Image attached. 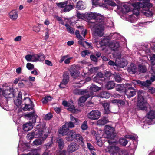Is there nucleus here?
Masks as SVG:
<instances>
[{"label":"nucleus","mask_w":155,"mask_h":155,"mask_svg":"<svg viewBox=\"0 0 155 155\" xmlns=\"http://www.w3.org/2000/svg\"><path fill=\"white\" fill-rule=\"evenodd\" d=\"M134 8H130L128 4L126 3L123 4L121 6V11L123 14L126 13L130 11H132L134 12L136 11V15H137L138 14V10L135 8L133 7Z\"/></svg>","instance_id":"nucleus-10"},{"label":"nucleus","mask_w":155,"mask_h":155,"mask_svg":"<svg viewBox=\"0 0 155 155\" xmlns=\"http://www.w3.org/2000/svg\"><path fill=\"white\" fill-rule=\"evenodd\" d=\"M119 149L118 147L116 146H110L106 147L105 150L106 152H109L110 154L115 155L118 153Z\"/></svg>","instance_id":"nucleus-12"},{"label":"nucleus","mask_w":155,"mask_h":155,"mask_svg":"<svg viewBox=\"0 0 155 155\" xmlns=\"http://www.w3.org/2000/svg\"><path fill=\"white\" fill-rule=\"evenodd\" d=\"M33 128V125L32 123L29 122L26 123L23 125V130L25 131H28Z\"/></svg>","instance_id":"nucleus-24"},{"label":"nucleus","mask_w":155,"mask_h":155,"mask_svg":"<svg viewBox=\"0 0 155 155\" xmlns=\"http://www.w3.org/2000/svg\"><path fill=\"white\" fill-rule=\"evenodd\" d=\"M52 98L51 96H47L44 97V99L43 101V103L45 104L46 102L51 101L52 99Z\"/></svg>","instance_id":"nucleus-51"},{"label":"nucleus","mask_w":155,"mask_h":155,"mask_svg":"<svg viewBox=\"0 0 155 155\" xmlns=\"http://www.w3.org/2000/svg\"><path fill=\"white\" fill-rule=\"evenodd\" d=\"M110 94L107 91H104L100 93L97 96L102 98H108L110 97Z\"/></svg>","instance_id":"nucleus-29"},{"label":"nucleus","mask_w":155,"mask_h":155,"mask_svg":"<svg viewBox=\"0 0 155 155\" xmlns=\"http://www.w3.org/2000/svg\"><path fill=\"white\" fill-rule=\"evenodd\" d=\"M115 81L118 82H120L121 80V75L120 74H116L114 77Z\"/></svg>","instance_id":"nucleus-53"},{"label":"nucleus","mask_w":155,"mask_h":155,"mask_svg":"<svg viewBox=\"0 0 155 155\" xmlns=\"http://www.w3.org/2000/svg\"><path fill=\"white\" fill-rule=\"evenodd\" d=\"M72 90L74 94L77 95H83L86 92V90H83L78 88H75L74 87H72Z\"/></svg>","instance_id":"nucleus-23"},{"label":"nucleus","mask_w":155,"mask_h":155,"mask_svg":"<svg viewBox=\"0 0 155 155\" xmlns=\"http://www.w3.org/2000/svg\"><path fill=\"white\" fill-rule=\"evenodd\" d=\"M93 5L96 6H103L104 5L103 0H92Z\"/></svg>","instance_id":"nucleus-28"},{"label":"nucleus","mask_w":155,"mask_h":155,"mask_svg":"<svg viewBox=\"0 0 155 155\" xmlns=\"http://www.w3.org/2000/svg\"><path fill=\"white\" fill-rule=\"evenodd\" d=\"M79 146L77 143L72 142L68 146L67 150L69 153H72L77 150Z\"/></svg>","instance_id":"nucleus-15"},{"label":"nucleus","mask_w":155,"mask_h":155,"mask_svg":"<svg viewBox=\"0 0 155 155\" xmlns=\"http://www.w3.org/2000/svg\"><path fill=\"white\" fill-rule=\"evenodd\" d=\"M96 140L97 143V145L100 146L101 147L102 146V143L101 141V139H100V137H97V136H96Z\"/></svg>","instance_id":"nucleus-59"},{"label":"nucleus","mask_w":155,"mask_h":155,"mask_svg":"<svg viewBox=\"0 0 155 155\" xmlns=\"http://www.w3.org/2000/svg\"><path fill=\"white\" fill-rule=\"evenodd\" d=\"M33 62L42 61L45 60V56L43 54H34L32 55Z\"/></svg>","instance_id":"nucleus-16"},{"label":"nucleus","mask_w":155,"mask_h":155,"mask_svg":"<svg viewBox=\"0 0 155 155\" xmlns=\"http://www.w3.org/2000/svg\"><path fill=\"white\" fill-rule=\"evenodd\" d=\"M140 1H142L143 3L141 2H137L133 3L131 4V6L137 9H140V8H148L152 7V4L149 2L150 0H138Z\"/></svg>","instance_id":"nucleus-6"},{"label":"nucleus","mask_w":155,"mask_h":155,"mask_svg":"<svg viewBox=\"0 0 155 155\" xmlns=\"http://www.w3.org/2000/svg\"><path fill=\"white\" fill-rule=\"evenodd\" d=\"M137 19L133 15H131L129 18V21L132 23L134 22L137 21Z\"/></svg>","instance_id":"nucleus-57"},{"label":"nucleus","mask_w":155,"mask_h":155,"mask_svg":"<svg viewBox=\"0 0 155 155\" xmlns=\"http://www.w3.org/2000/svg\"><path fill=\"white\" fill-rule=\"evenodd\" d=\"M35 133L32 132L29 133L27 135V138L28 140H31L33 139L35 137Z\"/></svg>","instance_id":"nucleus-49"},{"label":"nucleus","mask_w":155,"mask_h":155,"mask_svg":"<svg viewBox=\"0 0 155 155\" xmlns=\"http://www.w3.org/2000/svg\"><path fill=\"white\" fill-rule=\"evenodd\" d=\"M147 116L150 119H153L155 118V111L150 110L147 114Z\"/></svg>","instance_id":"nucleus-31"},{"label":"nucleus","mask_w":155,"mask_h":155,"mask_svg":"<svg viewBox=\"0 0 155 155\" xmlns=\"http://www.w3.org/2000/svg\"><path fill=\"white\" fill-rule=\"evenodd\" d=\"M97 13H92L91 12H89L86 14V17L88 18L89 19H94L95 18V16L97 15Z\"/></svg>","instance_id":"nucleus-33"},{"label":"nucleus","mask_w":155,"mask_h":155,"mask_svg":"<svg viewBox=\"0 0 155 155\" xmlns=\"http://www.w3.org/2000/svg\"><path fill=\"white\" fill-rule=\"evenodd\" d=\"M59 133L62 136L66 135V139L67 141H75L78 142L82 146L84 145V140L83 137L80 134L77 133L74 130L69 131L64 125L61 127L59 130Z\"/></svg>","instance_id":"nucleus-1"},{"label":"nucleus","mask_w":155,"mask_h":155,"mask_svg":"<svg viewBox=\"0 0 155 155\" xmlns=\"http://www.w3.org/2000/svg\"><path fill=\"white\" fill-rule=\"evenodd\" d=\"M150 58L151 63L152 65L155 64V55L151 54L150 55Z\"/></svg>","instance_id":"nucleus-48"},{"label":"nucleus","mask_w":155,"mask_h":155,"mask_svg":"<svg viewBox=\"0 0 155 155\" xmlns=\"http://www.w3.org/2000/svg\"><path fill=\"white\" fill-rule=\"evenodd\" d=\"M119 142L121 145L125 146L127 143L128 142L125 137L124 138H120L119 140Z\"/></svg>","instance_id":"nucleus-41"},{"label":"nucleus","mask_w":155,"mask_h":155,"mask_svg":"<svg viewBox=\"0 0 155 155\" xmlns=\"http://www.w3.org/2000/svg\"><path fill=\"white\" fill-rule=\"evenodd\" d=\"M48 135L43 134L41 130H39L35 132V137H38L39 139H36L33 142V143L35 145H39L41 144L43 141L48 137Z\"/></svg>","instance_id":"nucleus-5"},{"label":"nucleus","mask_w":155,"mask_h":155,"mask_svg":"<svg viewBox=\"0 0 155 155\" xmlns=\"http://www.w3.org/2000/svg\"><path fill=\"white\" fill-rule=\"evenodd\" d=\"M110 46L113 50H115L119 47L120 45L118 42L114 41L110 44Z\"/></svg>","instance_id":"nucleus-34"},{"label":"nucleus","mask_w":155,"mask_h":155,"mask_svg":"<svg viewBox=\"0 0 155 155\" xmlns=\"http://www.w3.org/2000/svg\"><path fill=\"white\" fill-rule=\"evenodd\" d=\"M94 39L93 40L94 42L95 43H97V47L102 48V50H103L104 49L105 46L107 42V39L104 38L99 43H98V41L97 40V38L95 36L94 37Z\"/></svg>","instance_id":"nucleus-13"},{"label":"nucleus","mask_w":155,"mask_h":155,"mask_svg":"<svg viewBox=\"0 0 155 155\" xmlns=\"http://www.w3.org/2000/svg\"><path fill=\"white\" fill-rule=\"evenodd\" d=\"M93 94V93L91 92L90 94V95L87 94L81 97L79 100L78 104L79 105H81V103H84L88 98L90 97L91 96H92Z\"/></svg>","instance_id":"nucleus-25"},{"label":"nucleus","mask_w":155,"mask_h":155,"mask_svg":"<svg viewBox=\"0 0 155 155\" xmlns=\"http://www.w3.org/2000/svg\"><path fill=\"white\" fill-rule=\"evenodd\" d=\"M78 28L80 29V30H82L81 34L84 37H85L86 34V29L84 28L82 26H78Z\"/></svg>","instance_id":"nucleus-45"},{"label":"nucleus","mask_w":155,"mask_h":155,"mask_svg":"<svg viewBox=\"0 0 155 155\" xmlns=\"http://www.w3.org/2000/svg\"><path fill=\"white\" fill-rule=\"evenodd\" d=\"M136 91L135 89L133 88L127 89L126 90L125 94L128 98L133 97L136 94Z\"/></svg>","instance_id":"nucleus-18"},{"label":"nucleus","mask_w":155,"mask_h":155,"mask_svg":"<svg viewBox=\"0 0 155 155\" xmlns=\"http://www.w3.org/2000/svg\"><path fill=\"white\" fill-rule=\"evenodd\" d=\"M25 116L28 118L29 120H32V122L35 123L36 121V119L37 117L36 113L34 112H30L29 113L26 114Z\"/></svg>","instance_id":"nucleus-17"},{"label":"nucleus","mask_w":155,"mask_h":155,"mask_svg":"<svg viewBox=\"0 0 155 155\" xmlns=\"http://www.w3.org/2000/svg\"><path fill=\"white\" fill-rule=\"evenodd\" d=\"M115 86V83L114 81L108 82L105 85V87L108 89H111L113 88Z\"/></svg>","instance_id":"nucleus-30"},{"label":"nucleus","mask_w":155,"mask_h":155,"mask_svg":"<svg viewBox=\"0 0 155 155\" xmlns=\"http://www.w3.org/2000/svg\"><path fill=\"white\" fill-rule=\"evenodd\" d=\"M62 104L64 106H68V110L72 113H75L78 111V109H75L72 101H71L67 103L66 101H64L62 102Z\"/></svg>","instance_id":"nucleus-11"},{"label":"nucleus","mask_w":155,"mask_h":155,"mask_svg":"<svg viewBox=\"0 0 155 155\" xmlns=\"http://www.w3.org/2000/svg\"><path fill=\"white\" fill-rule=\"evenodd\" d=\"M74 6L71 4L67 5L64 9V12H68L74 8Z\"/></svg>","instance_id":"nucleus-40"},{"label":"nucleus","mask_w":155,"mask_h":155,"mask_svg":"<svg viewBox=\"0 0 155 155\" xmlns=\"http://www.w3.org/2000/svg\"><path fill=\"white\" fill-rule=\"evenodd\" d=\"M89 54V52L87 50L84 51L81 53V55L83 57H84L88 55Z\"/></svg>","instance_id":"nucleus-61"},{"label":"nucleus","mask_w":155,"mask_h":155,"mask_svg":"<svg viewBox=\"0 0 155 155\" xmlns=\"http://www.w3.org/2000/svg\"><path fill=\"white\" fill-rule=\"evenodd\" d=\"M14 103L17 106H20L21 104V100L17 99L14 101Z\"/></svg>","instance_id":"nucleus-58"},{"label":"nucleus","mask_w":155,"mask_h":155,"mask_svg":"<svg viewBox=\"0 0 155 155\" xmlns=\"http://www.w3.org/2000/svg\"><path fill=\"white\" fill-rule=\"evenodd\" d=\"M57 142L58 143L59 148L62 149L64 147V143L62 139L58 138L57 139Z\"/></svg>","instance_id":"nucleus-36"},{"label":"nucleus","mask_w":155,"mask_h":155,"mask_svg":"<svg viewBox=\"0 0 155 155\" xmlns=\"http://www.w3.org/2000/svg\"><path fill=\"white\" fill-rule=\"evenodd\" d=\"M2 95L6 98H12L14 96V89L8 87L3 89L0 88V96Z\"/></svg>","instance_id":"nucleus-7"},{"label":"nucleus","mask_w":155,"mask_h":155,"mask_svg":"<svg viewBox=\"0 0 155 155\" xmlns=\"http://www.w3.org/2000/svg\"><path fill=\"white\" fill-rule=\"evenodd\" d=\"M138 70L140 72L144 73L147 71V68L145 65H139L138 66Z\"/></svg>","instance_id":"nucleus-35"},{"label":"nucleus","mask_w":155,"mask_h":155,"mask_svg":"<svg viewBox=\"0 0 155 155\" xmlns=\"http://www.w3.org/2000/svg\"><path fill=\"white\" fill-rule=\"evenodd\" d=\"M69 77L68 75H64L62 81L61 83V85L64 84V85H66L69 81Z\"/></svg>","instance_id":"nucleus-39"},{"label":"nucleus","mask_w":155,"mask_h":155,"mask_svg":"<svg viewBox=\"0 0 155 155\" xmlns=\"http://www.w3.org/2000/svg\"><path fill=\"white\" fill-rule=\"evenodd\" d=\"M83 67V66H80L79 64L72 65L70 70V74L71 76L74 78H77L80 74L79 70L81 69Z\"/></svg>","instance_id":"nucleus-8"},{"label":"nucleus","mask_w":155,"mask_h":155,"mask_svg":"<svg viewBox=\"0 0 155 155\" xmlns=\"http://www.w3.org/2000/svg\"><path fill=\"white\" fill-rule=\"evenodd\" d=\"M103 106L104 109L105 113L109 114L110 112L109 104L108 103H105L103 104Z\"/></svg>","instance_id":"nucleus-37"},{"label":"nucleus","mask_w":155,"mask_h":155,"mask_svg":"<svg viewBox=\"0 0 155 155\" xmlns=\"http://www.w3.org/2000/svg\"><path fill=\"white\" fill-rule=\"evenodd\" d=\"M98 69V68L97 67H93L88 70L87 73L88 74H92L95 73L97 72Z\"/></svg>","instance_id":"nucleus-42"},{"label":"nucleus","mask_w":155,"mask_h":155,"mask_svg":"<svg viewBox=\"0 0 155 155\" xmlns=\"http://www.w3.org/2000/svg\"><path fill=\"white\" fill-rule=\"evenodd\" d=\"M26 67L29 70H31L34 68L33 64L30 63H28L27 64Z\"/></svg>","instance_id":"nucleus-60"},{"label":"nucleus","mask_w":155,"mask_h":155,"mask_svg":"<svg viewBox=\"0 0 155 155\" xmlns=\"http://www.w3.org/2000/svg\"><path fill=\"white\" fill-rule=\"evenodd\" d=\"M111 6H114L116 5V3L112 0H107V1H104V3Z\"/></svg>","instance_id":"nucleus-43"},{"label":"nucleus","mask_w":155,"mask_h":155,"mask_svg":"<svg viewBox=\"0 0 155 155\" xmlns=\"http://www.w3.org/2000/svg\"><path fill=\"white\" fill-rule=\"evenodd\" d=\"M134 81L135 82H133L135 84L137 83L145 87H148L151 84V81L149 80H147L145 81H141L139 80Z\"/></svg>","instance_id":"nucleus-21"},{"label":"nucleus","mask_w":155,"mask_h":155,"mask_svg":"<svg viewBox=\"0 0 155 155\" xmlns=\"http://www.w3.org/2000/svg\"><path fill=\"white\" fill-rule=\"evenodd\" d=\"M109 37L111 38H117L118 39L120 37V35L117 33L111 34L109 36Z\"/></svg>","instance_id":"nucleus-47"},{"label":"nucleus","mask_w":155,"mask_h":155,"mask_svg":"<svg viewBox=\"0 0 155 155\" xmlns=\"http://www.w3.org/2000/svg\"><path fill=\"white\" fill-rule=\"evenodd\" d=\"M97 15L94 18L96 22L91 21L89 25L91 28L98 36H101L103 35L104 31L106 25L103 21L104 17L100 14L96 13Z\"/></svg>","instance_id":"nucleus-2"},{"label":"nucleus","mask_w":155,"mask_h":155,"mask_svg":"<svg viewBox=\"0 0 155 155\" xmlns=\"http://www.w3.org/2000/svg\"><path fill=\"white\" fill-rule=\"evenodd\" d=\"M68 1H66L57 3V5L59 8H65L66 6L68 4Z\"/></svg>","instance_id":"nucleus-38"},{"label":"nucleus","mask_w":155,"mask_h":155,"mask_svg":"<svg viewBox=\"0 0 155 155\" xmlns=\"http://www.w3.org/2000/svg\"><path fill=\"white\" fill-rule=\"evenodd\" d=\"M124 86L121 84H118L116 87V89L117 91H121L124 90Z\"/></svg>","instance_id":"nucleus-62"},{"label":"nucleus","mask_w":155,"mask_h":155,"mask_svg":"<svg viewBox=\"0 0 155 155\" xmlns=\"http://www.w3.org/2000/svg\"><path fill=\"white\" fill-rule=\"evenodd\" d=\"M138 98L137 103V107L141 110H146L147 107L149 106L147 101L143 97V93L142 91H140L138 93Z\"/></svg>","instance_id":"nucleus-3"},{"label":"nucleus","mask_w":155,"mask_h":155,"mask_svg":"<svg viewBox=\"0 0 155 155\" xmlns=\"http://www.w3.org/2000/svg\"><path fill=\"white\" fill-rule=\"evenodd\" d=\"M108 122L107 118L103 117L99 119L97 122V124L99 125H104Z\"/></svg>","instance_id":"nucleus-27"},{"label":"nucleus","mask_w":155,"mask_h":155,"mask_svg":"<svg viewBox=\"0 0 155 155\" xmlns=\"http://www.w3.org/2000/svg\"><path fill=\"white\" fill-rule=\"evenodd\" d=\"M87 122L86 121H84L81 126V128L82 130H85L87 128Z\"/></svg>","instance_id":"nucleus-46"},{"label":"nucleus","mask_w":155,"mask_h":155,"mask_svg":"<svg viewBox=\"0 0 155 155\" xmlns=\"http://www.w3.org/2000/svg\"><path fill=\"white\" fill-rule=\"evenodd\" d=\"M101 89V87H98L94 84H92L90 88V90L91 92H96Z\"/></svg>","instance_id":"nucleus-32"},{"label":"nucleus","mask_w":155,"mask_h":155,"mask_svg":"<svg viewBox=\"0 0 155 155\" xmlns=\"http://www.w3.org/2000/svg\"><path fill=\"white\" fill-rule=\"evenodd\" d=\"M75 34L77 38L79 40H84L83 38L80 35L78 30H76Z\"/></svg>","instance_id":"nucleus-55"},{"label":"nucleus","mask_w":155,"mask_h":155,"mask_svg":"<svg viewBox=\"0 0 155 155\" xmlns=\"http://www.w3.org/2000/svg\"><path fill=\"white\" fill-rule=\"evenodd\" d=\"M117 59H118V61H117V66L123 68L127 64V62L125 59L122 58Z\"/></svg>","instance_id":"nucleus-20"},{"label":"nucleus","mask_w":155,"mask_h":155,"mask_svg":"<svg viewBox=\"0 0 155 155\" xmlns=\"http://www.w3.org/2000/svg\"><path fill=\"white\" fill-rule=\"evenodd\" d=\"M76 7L79 10H83L86 8L85 3L82 1H79L77 2Z\"/></svg>","instance_id":"nucleus-26"},{"label":"nucleus","mask_w":155,"mask_h":155,"mask_svg":"<svg viewBox=\"0 0 155 155\" xmlns=\"http://www.w3.org/2000/svg\"><path fill=\"white\" fill-rule=\"evenodd\" d=\"M23 103H24V104L25 105V107L23 108L24 111L29 110L32 108L33 107L32 102L29 98L28 97L24 98L23 101Z\"/></svg>","instance_id":"nucleus-14"},{"label":"nucleus","mask_w":155,"mask_h":155,"mask_svg":"<svg viewBox=\"0 0 155 155\" xmlns=\"http://www.w3.org/2000/svg\"><path fill=\"white\" fill-rule=\"evenodd\" d=\"M64 125L69 129V128H72L74 127V122H66Z\"/></svg>","instance_id":"nucleus-44"},{"label":"nucleus","mask_w":155,"mask_h":155,"mask_svg":"<svg viewBox=\"0 0 155 155\" xmlns=\"http://www.w3.org/2000/svg\"><path fill=\"white\" fill-rule=\"evenodd\" d=\"M65 26L66 27L67 31L68 32L71 34H73L74 33L73 29L68 24H66Z\"/></svg>","instance_id":"nucleus-50"},{"label":"nucleus","mask_w":155,"mask_h":155,"mask_svg":"<svg viewBox=\"0 0 155 155\" xmlns=\"http://www.w3.org/2000/svg\"><path fill=\"white\" fill-rule=\"evenodd\" d=\"M137 71V68L136 65L134 63H131L127 69V71L130 74H135Z\"/></svg>","instance_id":"nucleus-22"},{"label":"nucleus","mask_w":155,"mask_h":155,"mask_svg":"<svg viewBox=\"0 0 155 155\" xmlns=\"http://www.w3.org/2000/svg\"><path fill=\"white\" fill-rule=\"evenodd\" d=\"M41 25L38 24L33 27L32 28L33 31L35 32H38L40 30Z\"/></svg>","instance_id":"nucleus-52"},{"label":"nucleus","mask_w":155,"mask_h":155,"mask_svg":"<svg viewBox=\"0 0 155 155\" xmlns=\"http://www.w3.org/2000/svg\"><path fill=\"white\" fill-rule=\"evenodd\" d=\"M101 112L98 110H92L87 114V117L92 120H96L99 119L101 115Z\"/></svg>","instance_id":"nucleus-9"},{"label":"nucleus","mask_w":155,"mask_h":155,"mask_svg":"<svg viewBox=\"0 0 155 155\" xmlns=\"http://www.w3.org/2000/svg\"><path fill=\"white\" fill-rule=\"evenodd\" d=\"M87 147L91 151L95 150L94 147L89 143H87Z\"/></svg>","instance_id":"nucleus-64"},{"label":"nucleus","mask_w":155,"mask_h":155,"mask_svg":"<svg viewBox=\"0 0 155 155\" xmlns=\"http://www.w3.org/2000/svg\"><path fill=\"white\" fill-rule=\"evenodd\" d=\"M25 58L28 61L33 62L32 55L28 54L25 56Z\"/></svg>","instance_id":"nucleus-54"},{"label":"nucleus","mask_w":155,"mask_h":155,"mask_svg":"<svg viewBox=\"0 0 155 155\" xmlns=\"http://www.w3.org/2000/svg\"><path fill=\"white\" fill-rule=\"evenodd\" d=\"M18 13L15 10H12L10 11L8 14L9 17L12 21L16 20L18 17Z\"/></svg>","instance_id":"nucleus-19"},{"label":"nucleus","mask_w":155,"mask_h":155,"mask_svg":"<svg viewBox=\"0 0 155 155\" xmlns=\"http://www.w3.org/2000/svg\"><path fill=\"white\" fill-rule=\"evenodd\" d=\"M117 153L119 155H126L127 154V152L125 150H123L119 149V151Z\"/></svg>","instance_id":"nucleus-56"},{"label":"nucleus","mask_w":155,"mask_h":155,"mask_svg":"<svg viewBox=\"0 0 155 155\" xmlns=\"http://www.w3.org/2000/svg\"><path fill=\"white\" fill-rule=\"evenodd\" d=\"M105 127V133L103 136L104 137L110 139L108 140L109 144L115 143V141H112V140L114 139L115 137L114 128L109 126H106Z\"/></svg>","instance_id":"nucleus-4"},{"label":"nucleus","mask_w":155,"mask_h":155,"mask_svg":"<svg viewBox=\"0 0 155 155\" xmlns=\"http://www.w3.org/2000/svg\"><path fill=\"white\" fill-rule=\"evenodd\" d=\"M118 61V59H117L115 63H114L112 61L109 60V61L108 62V64L110 65L114 66H117V61Z\"/></svg>","instance_id":"nucleus-63"}]
</instances>
